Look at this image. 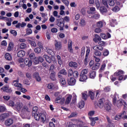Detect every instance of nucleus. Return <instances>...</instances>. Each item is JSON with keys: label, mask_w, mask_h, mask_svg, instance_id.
<instances>
[{"label": "nucleus", "mask_w": 127, "mask_h": 127, "mask_svg": "<svg viewBox=\"0 0 127 127\" xmlns=\"http://www.w3.org/2000/svg\"><path fill=\"white\" fill-rule=\"evenodd\" d=\"M32 116L36 121L40 120L42 123H44L46 121V114L38 112V107L36 106L33 108Z\"/></svg>", "instance_id": "1"}, {"label": "nucleus", "mask_w": 127, "mask_h": 127, "mask_svg": "<svg viewBox=\"0 0 127 127\" xmlns=\"http://www.w3.org/2000/svg\"><path fill=\"white\" fill-rule=\"evenodd\" d=\"M114 76L115 77H119L118 80L119 81H125L126 79H127V75H125L124 77V71L119 70L118 71H116L114 73Z\"/></svg>", "instance_id": "2"}, {"label": "nucleus", "mask_w": 127, "mask_h": 127, "mask_svg": "<svg viewBox=\"0 0 127 127\" xmlns=\"http://www.w3.org/2000/svg\"><path fill=\"white\" fill-rule=\"evenodd\" d=\"M113 104L114 106H117L118 108L120 109L122 106L124 105H127V102L126 101H123L122 99H119V100H117V97H114L113 99Z\"/></svg>", "instance_id": "3"}, {"label": "nucleus", "mask_w": 127, "mask_h": 127, "mask_svg": "<svg viewBox=\"0 0 127 127\" xmlns=\"http://www.w3.org/2000/svg\"><path fill=\"white\" fill-rule=\"evenodd\" d=\"M87 74H88L87 69H84L82 70L80 75L79 81L80 82H85V81H86V80L88 79V77L87 76Z\"/></svg>", "instance_id": "4"}, {"label": "nucleus", "mask_w": 127, "mask_h": 127, "mask_svg": "<svg viewBox=\"0 0 127 127\" xmlns=\"http://www.w3.org/2000/svg\"><path fill=\"white\" fill-rule=\"evenodd\" d=\"M102 56V53L99 51H95L93 53V58L95 62H100L101 59L100 57Z\"/></svg>", "instance_id": "5"}, {"label": "nucleus", "mask_w": 127, "mask_h": 127, "mask_svg": "<svg viewBox=\"0 0 127 127\" xmlns=\"http://www.w3.org/2000/svg\"><path fill=\"white\" fill-rule=\"evenodd\" d=\"M30 113L29 109L28 107L26 106H24L21 110V116L22 117H26L27 115H28Z\"/></svg>", "instance_id": "6"}, {"label": "nucleus", "mask_w": 127, "mask_h": 127, "mask_svg": "<svg viewBox=\"0 0 127 127\" xmlns=\"http://www.w3.org/2000/svg\"><path fill=\"white\" fill-rule=\"evenodd\" d=\"M57 25H58L59 27H60V30H61V31L64 30V26H65V24L64 23V22L61 20V19L57 20Z\"/></svg>", "instance_id": "7"}, {"label": "nucleus", "mask_w": 127, "mask_h": 127, "mask_svg": "<svg viewBox=\"0 0 127 127\" xmlns=\"http://www.w3.org/2000/svg\"><path fill=\"white\" fill-rule=\"evenodd\" d=\"M0 90L2 92H6V93H11L12 90L11 88H9L8 85H4L0 88Z\"/></svg>", "instance_id": "8"}, {"label": "nucleus", "mask_w": 127, "mask_h": 127, "mask_svg": "<svg viewBox=\"0 0 127 127\" xmlns=\"http://www.w3.org/2000/svg\"><path fill=\"white\" fill-rule=\"evenodd\" d=\"M55 46L57 50H60V49L62 48V43L60 41H57V40H55Z\"/></svg>", "instance_id": "9"}, {"label": "nucleus", "mask_w": 127, "mask_h": 127, "mask_svg": "<svg viewBox=\"0 0 127 127\" xmlns=\"http://www.w3.org/2000/svg\"><path fill=\"white\" fill-rule=\"evenodd\" d=\"M105 102L106 100H105V99L104 98L100 99L99 100L98 106L99 107V108H100V109H103V108H104V107L105 106V104H106Z\"/></svg>", "instance_id": "10"}, {"label": "nucleus", "mask_w": 127, "mask_h": 127, "mask_svg": "<svg viewBox=\"0 0 127 127\" xmlns=\"http://www.w3.org/2000/svg\"><path fill=\"white\" fill-rule=\"evenodd\" d=\"M22 107H23V104H22V103L17 102L15 105V109L18 112H20L23 108Z\"/></svg>", "instance_id": "11"}, {"label": "nucleus", "mask_w": 127, "mask_h": 127, "mask_svg": "<svg viewBox=\"0 0 127 127\" xmlns=\"http://www.w3.org/2000/svg\"><path fill=\"white\" fill-rule=\"evenodd\" d=\"M67 83L69 86H74L76 84V79L73 77L68 78Z\"/></svg>", "instance_id": "12"}, {"label": "nucleus", "mask_w": 127, "mask_h": 127, "mask_svg": "<svg viewBox=\"0 0 127 127\" xmlns=\"http://www.w3.org/2000/svg\"><path fill=\"white\" fill-rule=\"evenodd\" d=\"M12 124H13V120L12 119L9 118L4 122V125L6 127H10Z\"/></svg>", "instance_id": "13"}, {"label": "nucleus", "mask_w": 127, "mask_h": 127, "mask_svg": "<svg viewBox=\"0 0 127 127\" xmlns=\"http://www.w3.org/2000/svg\"><path fill=\"white\" fill-rule=\"evenodd\" d=\"M32 60H29L28 58L25 59L24 64H25L26 66H28V67H31L32 65Z\"/></svg>", "instance_id": "14"}, {"label": "nucleus", "mask_w": 127, "mask_h": 127, "mask_svg": "<svg viewBox=\"0 0 127 127\" xmlns=\"http://www.w3.org/2000/svg\"><path fill=\"white\" fill-rule=\"evenodd\" d=\"M18 82H19V79H18L14 80L13 81V85H14L15 87H17L18 88H22V84H21V83H18Z\"/></svg>", "instance_id": "15"}, {"label": "nucleus", "mask_w": 127, "mask_h": 127, "mask_svg": "<svg viewBox=\"0 0 127 127\" xmlns=\"http://www.w3.org/2000/svg\"><path fill=\"white\" fill-rule=\"evenodd\" d=\"M65 100L64 98H61V97L58 96L55 100V103L58 104H64Z\"/></svg>", "instance_id": "16"}, {"label": "nucleus", "mask_w": 127, "mask_h": 127, "mask_svg": "<svg viewBox=\"0 0 127 127\" xmlns=\"http://www.w3.org/2000/svg\"><path fill=\"white\" fill-rule=\"evenodd\" d=\"M33 77L35 78L37 82H40L41 81V77L39 76L38 72L34 73Z\"/></svg>", "instance_id": "17"}, {"label": "nucleus", "mask_w": 127, "mask_h": 127, "mask_svg": "<svg viewBox=\"0 0 127 127\" xmlns=\"http://www.w3.org/2000/svg\"><path fill=\"white\" fill-rule=\"evenodd\" d=\"M9 116V114L8 113H3L0 115V121H3L6 118Z\"/></svg>", "instance_id": "18"}, {"label": "nucleus", "mask_w": 127, "mask_h": 127, "mask_svg": "<svg viewBox=\"0 0 127 127\" xmlns=\"http://www.w3.org/2000/svg\"><path fill=\"white\" fill-rule=\"evenodd\" d=\"M72 40H68V49L70 53H73V49L72 48Z\"/></svg>", "instance_id": "19"}, {"label": "nucleus", "mask_w": 127, "mask_h": 127, "mask_svg": "<svg viewBox=\"0 0 127 127\" xmlns=\"http://www.w3.org/2000/svg\"><path fill=\"white\" fill-rule=\"evenodd\" d=\"M72 100V95L68 94L66 95V99L65 100V104L66 105H68V104H70V102H71V100Z\"/></svg>", "instance_id": "20"}, {"label": "nucleus", "mask_w": 127, "mask_h": 127, "mask_svg": "<svg viewBox=\"0 0 127 127\" xmlns=\"http://www.w3.org/2000/svg\"><path fill=\"white\" fill-rule=\"evenodd\" d=\"M101 40H102V38H101V37H100V36H99L98 34H95L94 36V38H93V41L97 43L99 42V41H101Z\"/></svg>", "instance_id": "21"}, {"label": "nucleus", "mask_w": 127, "mask_h": 127, "mask_svg": "<svg viewBox=\"0 0 127 127\" xmlns=\"http://www.w3.org/2000/svg\"><path fill=\"white\" fill-rule=\"evenodd\" d=\"M87 24V22H86V20L84 18H81L80 19V22H79V25L81 27H84V26H86V25Z\"/></svg>", "instance_id": "22"}, {"label": "nucleus", "mask_w": 127, "mask_h": 127, "mask_svg": "<svg viewBox=\"0 0 127 127\" xmlns=\"http://www.w3.org/2000/svg\"><path fill=\"white\" fill-rule=\"evenodd\" d=\"M107 63H108L107 60L103 61V64H102L101 66V68L100 69V71H101V72H103V71H104V70H105V68H106Z\"/></svg>", "instance_id": "23"}, {"label": "nucleus", "mask_w": 127, "mask_h": 127, "mask_svg": "<svg viewBox=\"0 0 127 127\" xmlns=\"http://www.w3.org/2000/svg\"><path fill=\"white\" fill-rule=\"evenodd\" d=\"M101 64L99 63H95L91 67L92 70H98L100 68Z\"/></svg>", "instance_id": "24"}, {"label": "nucleus", "mask_w": 127, "mask_h": 127, "mask_svg": "<svg viewBox=\"0 0 127 127\" xmlns=\"http://www.w3.org/2000/svg\"><path fill=\"white\" fill-rule=\"evenodd\" d=\"M93 49L95 51H103V47L100 45L95 46L93 47Z\"/></svg>", "instance_id": "25"}, {"label": "nucleus", "mask_w": 127, "mask_h": 127, "mask_svg": "<svg viewBox=\"0 0 127 127\" xmlns=\"http://www.w3.org/2000/svg\"><path fill=\"white\" fill-rule=\"evenodd\" d=\"M69 67H73V68H77L78 64L76 62H70L68 64Z\"/></svg>", "instance_id": "26"}, {"label": "nucleus", "mask_w": 127, "mask_h": 127, "mask_svg": "<svg viewBox=\"0 0 127 127\" xmlns=\"http://www.w3.org/2000/svg\"><path fill=\"white\" fill-rule=\"evenodd\" d=\"M56 72H55V71H53L51 73L50 77L51 80H52V81H55V80H56Z\"/></svg>", "instance_id": "27"}, {"label": "nucleus", "mask_w": 127, "mask_h": 127, "mask_svg": "<svg viewBox=\"0 0 127 127\" xmlns=\"http://www.w3.org/2000/svg\"><path fill=\"white\" fill-rule=\"evenodd\" d=\"M104 26V21H99L97 22L96 23V27L98 28H102Z\"/></svg>", "instance_id": "28"}, {"label": "nucleus", "mask_w": 127, "mask_h": 127, "mask_svg": "<svg viewBox=\"0 0 127 127\" xmlns=\"http://www.w3.org/2000/svg\"><path fill=\"white\" fill-rule=\"evenodd\" d=\"M25 55V52L24 51H19L17 53V57H23Z\"/></svg>", "instance_id": "29"}, {"label": "nucleus", "mask_w": 127, "mask_h": 127, "mask_svg": "<svg viewBox=\"0 0 127 127\" xmlns=\"http://www.w3.org/2000/svg\"><path fill=\"white\" fill-rule=\"evenodd\" d=\"M44 58L46 59L47 62L49 64L52 62V59H51V58L46 55H44Z\"/></svg>", "instance_id": "30"}, {"label": "nucleus", "mask_w": 127, "mask_h": 127, "mask_svg": "<svg viewBox=\"0 0 127 127\" xmlns=\"http://www.w3.org/2000/svg\"><path fill=\"white\" fill-rule=\"evenodd\" d=\"M57 58L58 62V64L61 66L63 64V61H62V59L61 57L59 55L57 56Z\"/></svg>", "instance_id": "31"}, {"label": "nucleus", "mask_w": 127, "mask_h": 127, "mask_svg": "<svg viewBox=\"0 0 127 127\" xmlns=\"http://www.w3.org/2000/svg\"><path fill=\"white\" fill-rule=\"evenodd\" d=\"M120 10L121 8L118 5L115 6L112 9V10L113 11V12H118V11H120Z\"/></svg>", "instance_id": "32"}, {"label": "nucleus", "mask_w": 127, "mask_h": 127, "mask_svg": "<svg viewBox=\"0 0 127 127\" xmlns=\"http://www.w3.org/2000/svg\"><path fill=\"white\" fill-rule=\"evenodd\" d=\"M5 59L6 60H7L8 61H10L11 60V55L9 53H6L4 56Z\"/></svg>", "instance_id": "33"}, {"label": "nucleus", "mask_w": 127, "mask_h": 127, "mask_svg": "<svg viewBox=\"0 0 127 127\" xmlns=\"http://www.w3.org/2000/svg\"><path fill=\"white\" fill-rule=\"evenodd\" d=\"M100 11L101 13H102V14H104V13H106L107 12V8H105V6H102L100 8Z\"/></svg>", "instance_id": "34"}, {"label": "nucleus", "mask_w": 127, "mask_h": 127, "mask_svg": "<svg viewBox=\"0 0 127 127\" xmlns=\"http://www.w3.org/2000/svg\"><path fill=\"white\" fill-rule=\"evenodd\" d=\"M85 107V102L84 101H81L78 103V108L79 109H83Z\"/></svg>", "instance_id": "35"}, {"label": "nucleus", "mask_w": 127, "mask_h": 127, "mask_svg": "<svg viewBox=\"0 0 127 127\" xmlns=\"http://www.w3.org/2000/svg\"><path fill=\"white\" fill-rule=\"evenodd\" d=\"M89 77L91 79H94L96 77V72L91 71L89 73Z\"/></svg>", "instance_id": "36"}, {"label": "nucleus", "mask_w": 127, "mask_h": 127, "mask_svg": "<svg viewBox=\"0 0 127 127\" xmlns=\"http://www.w3.org/2000/svg\"><path fill=\"white\" fill-rule=\"evenodd\" d=\"M104 108L106 111H110L111 110V104L109 103H105Z\"/></svg>", "instance_id": "37"}, {"label": "nucleus", "mask_w": 127, "mask_h": 127, "mask_svg": "<svg viewBox=\"0 0 127 127\" xmlns=\"http://www.w3.org/2000/svg\"><path fill=\"white\" fill-rule=\"evenodd\" d=\"M101 15H100V14L97 13L91 16V18H92L93 19H99Z\"/></svg>", "instance_id": "38"}, {"label": "nucleus", "mask_w": 127, "mask_h": 127, "mask_svg": "<svg viewBox=\"0 0 127 127\" xmlns=\"http://www.w3.org/2000/svg\"><path fill=\"white\" fill-rule=\"evenodd\" d=\"M12 48H13V44L12 43H9V46L7 49V51L9 52L11 51V50H12Z\"/></svg>", "instance_id": "39"}, {"label": "nucleus", "mask_w": 127, "mask_h": 127, "mask_svg": "<svg viewBox=\"0 0 127 127\" xmlns=\"http://www.w3.org/2000/svg\"><path fill=\"white\" fill-rule=\"evenodd\" d=\"M82 94V98L83 99V100H87V94H88V92H84L81 93Z\"/></svg>", "instance_id": "40"}, {"label": "nucleus", "mask_w": 127, "mask_h": 127, "mask_svg": "<svg viewBox=\"0 0 127 127\" xmlns=\"http://www.w3.org/2000/svg\"><path fill=\"white\" fill-rule=\"evenodd\" d=\"M59 74H62V75H64L66 76L67 75V72H66V69H62L59 71Z\"/></svg>", "instance_id": "41"}, {"label": "nucleus", "mask_w": 127, "mask_h": 127, "mask_svg": "<svg viewBox=\"0 0 127 127\" xmlns=\"http://www.w3.org/2000/svg\"><path fill=\"white\" fill-rule=\"evenodd\" d=\"M60 82H61V84L63 86H65V85H66V80H65V78H60Z\"/></svg>", "instance_id": "42"}, {"label": "nucleus", "mask_w": 127, "mask_h": 127, "mask_svg": "<svg viewBox=\"0 0 127 127\" xmlns=\"http://www.w3.org/2000/svg\"><path fill=\"white\" fill-rule=\"evenodd\" d=\"M117 22L116 20L111 19V21L110 22V25L112 27H115V24H116V22Z\"/></svg>", "instance_id": "43"}, {"label": "nucleus", "mask_w": 127, "mask_h": 127, "mask_svg": "<svg viewBox=\"0 0 127 127\" xmlns=\"http://www.w3.org/2000/svg\"><path fill=\"white\" fill-rule=\"evenodd\" d=\"M6 110V108L4 106L0 105V113H3Z\"/></svg>", "instance_id": "44"}, {"label": "nucleus", "mask_w": 127, "mask_h": 127, "mask_svg": "<svg viewBox=\"0 0 127 127\" xmlns=\"http://www.w3.org/2000/svg\"><path fill=\"white\" fill-rule=\"evenodd\" d=\"M108 1H109V0H102L103 4H104L106 7H109Z\"/></svg>", "instance_id": "45"}, {"label": "nucleus", "mask_w": 127, "mask_h": 127, "mask_svg": "<svg viewBox=\"0 0 127 127\" xmlns=\"http://www.w3.org/2000/svg\"><path fill=\"white\" fill-rule=\"evenodd\" d=\"M53 15L55 17H58V18H60V17H61L60 15H58V11H57L56 10L54 11Z\"/></svg>", "instance_id": "46"}, {"label": "nucleus", "mask_w": 127, "mask_h": 127, "mask_svg": "<svg viewBox=\"0 0 127 127\" xmlns=\"http://www.w3.org/2000/svg\"><path fill=\"white\" fill-rule=\"evenodd\" d=\"M34 51L36 53H37V54H38L40 53V52H41V48H39V47L36 48L34 49Z\"/></svg>", "instance_id": "47"}, {"label": "nucleus", "mask_w": 127, "mask_h": 127, "mask_svg": "<svg viewBox=\"0 0 127 127\" xmlns=\"http://www.w3.org/2000/svg\"><path fill=\"white\" fill-rule=\"evenodd\" d=\"M7 105L8 106H10V107H14V102L13 101H9L7 103Z\"/></svg>", "instance_id": "48"}, {"label": "nucleus", "mask_w": 127, "mask_h": 127, "mask_svg": "<svg viewBox=\"0 0 127 127\" xmlns=\"http://www.w3.org/2000/svg\"><path fill=\"white\" fill-rule=\"evenodd\" d=\"M88 95L90 97L91 100H94V92H92V91H89L88 92Z\"/></svg>", "instance_id": "49"}, {"label": "nucleus", "mask_w": 127, "mask_h": 127, "mask_svg": "<svg viewBox=\"0 0 127 127\" xmlns=\"http://www.w3.org/2000/svg\"><path fill=\"white\" fill-rule=\"evenodd\" d=\"M29 42L30 43L31 46H33V47H36V43H35V41L29 40Z\"/></svg>", "instance_id": "50"}, {"label": "nucleus", "mask_w": 127, "mask_h": 127, "mask_svg": "<svg viewBox=\"0 0 127 127\" xmlns=\"http://www.w3.org/2000/svg\"><path fill=\"white\" fill-rule=\"evenodd\" d=\"M20 48L21 49H24V48H26V44L24 43H22L20 45Z\"/></svg>", "instance_id": "51"}, {"label": "nucleus", "mask_w": 127, "mask_h": 127, "mask_svg": "<svg viewBox=\"0 0 127 127\" xmlns=\"http://www.w3.org/2000/svg\"><path fill=\"white\" fill-rule=\"evenodd\" d=\"M73 76L74 78H78V77H79V72L77 71H74L73 73Z\"/></svg>", "instance_id": "52"}, {"label": "nucleus", "mask_w": 127, "mask_h": 127, "mask_svg": "<svg viewBox=\"0 0 127 127\" xmlns=\"http://www.w3.org/2000/svg\"><path fill=\"white\" fill-rule=\"evenodd\" d=\"M34 64H36L39 63V60L38 59V57H35L33 61Z\"/></svg>", "instance_id": "53"}, {"label": "nucleus", "mask_w": 127, "mask_h": 127, "mask_svg": "<svg viewBox=\"0 0 127 127\" xmlns=\"http://www.w3.org/2000/svg\"><path fill=\"white\" fill-rule=\"evenodd\" d=\"M109 4L110 6H114L115 5V1L113 0H109Z\"/></svg>", "instance_id": "54"}, {"label": "nucleus", "mask_w": 127, "mask_h": 127, "mask_svg": "<svg viewBox=\"0 0 127 127\" xmlns=\"http://www.w3.org/2000/svg\"><path fill=\"white\" fill-rule=\"evenodd\" d=\"M80 12H81L82 15H86V8H83L81 9Z\"/></svg>", "instance_id": "55"}, {"label": "nucleus", "mask_w": 127, "mask_h": 127, "mask_svg": "<svg viewBox=\"0 0 127 127\" xmlns=\"http://www.w3.org/2000/svg\"><path fill=\"white\" fill-rule=\"evenodd\" d=\"M10 32L13 35V36H16V35H17V32L14 30H10Z\"/></svg>", "instance_id": "56"}, {"label": "nucleus", "mask_w": 127, "mask_h": 127, "mask_svg": "<svg viewBox=\"0 0 127 127\" xmlns=\"http://www.w3.org/2000/svg\"><path fill=\"white\" fill-rule=\"evenodd\" d=\"M26 33L28 35H29L32 33V30L30 28H27L26 29Z\"/></svg>", "instance_id": "57"}, {"label": "nucleus", "mask_w": 127, "mask_h": 127, "mask_svg": "<svg viewBox=\"0 0 127 127\" xmlns=\"http://www.w3.org/2000/svg\"><path fill=\"white\" fill-rule=\"evenodd\" d=\"M62 1L63 2V3H64L66 6H68L69 5V3H70V2H69V1L67 0H62Z\"/></svg>", "instance_id": "58"}, {"label": "nucleus", "mask_w": 127, "mask_h": 127, "mask_svg": "<svg viewBox=\"0 0 127 127\" xmlns=\"http://www.w3.org/2000/svg\"><path fill=\"white\" fill-rule=\"evenodd\" d=\"M53 87H54V85H53V83H49L48 84L47 87L48 89L52 90L53 89Z\"/></svg>", "instance_id": "59"}, {"label": "nucleus", "mask_w": 127, "mask_h": 127, "mask_svg": "<svg viewBox=\"0 0 127 127\" xmlns=\"http://www.w3.org/2000/svg\"><path fill=\"white\" fill-rule=\"evenodd\" d=\"M109 52L108 50H105L103 53V55L104 56H108V55H109Z\"/></svg>", "instance_id": "60"}, {"label": "nucleus", "mask_w": 127, "mask_h": 127, "mask_svg": "<svg viewBox=\"0 0 127 127\" xmlns=\"http://www.w3.org/2000/svg\"><path fill=\"white\" fill-rule=\"evenodd\" d=\"M100 36L103 39H108V36L106 34H101Z\"/></svg>", "instance_id": "61"}, {"label": "nucleus", "mask_w": 127, "mask_h": 127, "mask_svg": "<svg viewBox=\"0 0 127 127\" xmlns=\"http://www.w3.org/2000/svg\"><path fill=\"white\" fill-rule=\"evenodd\" d=\"M74 72H73V70L72 69H69L68 70V77H70V76H72L73 75Z\"/></svg>", "instance_id": "62"}, {"label": "nucleus", "mask_w": 127, "mask_h": 127, "mask_svg": "<svg viewBox=\"0 0 127 127\" xmlns=\"http://www.w3.org/2000/svg\"><path fill=\"white\" fill-rule=\"evenodd\" d=\"M84 55H85V47H82L81 48V57H83V56H84Z\"/></svg>", "instance_id": "63"}, {"label": "nucleus", "mask_w": 127, "mask_h": 127, "mask_svg": "<svg viewBox=\"0 0 127 127\" xmlns=\"http://www.w3.org/2000/svg\"><path fill=\"white\" fill-rule=\"evenodd\" d=\"M68 127H78L76 124H73L72 123L69 124Z\"/></svg>", "instance_id": "64"}]
</instances>
